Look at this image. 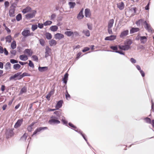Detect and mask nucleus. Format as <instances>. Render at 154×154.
Returning <instances> with one entry per match:
<instances>
[{
	"label": "nucleus",
	"mask_w": 154,
	"mask_h": 154,
	"mask_svg": "<svg viewBox=\"0 0 154 154\" xmlns=\"http://www.w3.org/2000/svg\"><path fill=\"white\" fill-rule=\"evenodd\" d=\"M23 79L22 72H18L11 76L9 78L10 81L13 80L14 81L20 80Z\"/></svg>",
	"instance_id": "nucleus-1"
},
{
	"label": "nucleus",
	"mask_w": 154,
	"mask_h": 154,
	"mask_svg": "<svg viewBox=\"0 0 154 154\" xmlns=\"http://www.w3.org/2000/svg\"><path fill=\"white\" fill-rule=\"evenodd\" d=\"M59 119L56 117L54 115H52L50 117V119L48 121V123L51 125L58 124L60 123Z\"/></svg>",
	"instance_id": "nucleus-2"
},
{
	"label": "nucleus",
	"mask_w": 154,
	"mask_h": 154,
	"mask_svg": "<svg viewBox=\"0 0 154 154\" xmlns=\"http://www.w3.org/2000/svg\"><path fill=\"white\" fill-rule=\"evenodd\" d=\"M132 41L131 39H127L124 41V44L127 50L131 49V45L132 44Z\"/></svg>",
	"instance_id": "nucleus-3"
},
{
	"label": "nucleus",
	"mask_w": 154,
	"mask_h": 154,
	"mask_svg": "<svg viewBox=\"0 0 154 154\" xmlns=\"http://www.w3.org/2000/svg\"><path fill=\"white\" fill-rule=\"evenodd\" d=\"M14 128H9L8 129H6L5 132V134L6 136V138H8L11 137L14 135V133L13 132Z\"/></svg>",
	"instance_id": "nucleus-4"
},
{
	"label": "nucleus",
	"mask_w": 154,
	"mask_h": 154,
	"mask_svg": "<svg viewBox=\"0 0 154 154\" xmlns=\"http://www.w3.org/2000/svg\"><path fill=\"white\" fill-rule=\"evenodd\" d=\"M143 24L144 25L145 28L149 32H152L153 29H152L150 24L147 23L146 20L144 21Z\"/></svg>",
	"instance_id": "nucleus-5"
},
{
	"label": "nucleus",
	"mask_w": 154,
	"mask_h": 154,
	"mask_svg": "<svg viewBox=\"0 0 154 154\" xmlns=\"http://www.w3.org/2000/svg\"><path fill=\"white\" fill-rule=\"evenodd\" d=\"M32 12H30L26 14L25 15L26 18L27 19H30L34 17L37 12V10H33Z\"/></svg>",
	"instance_id": "nucleus-6"
},
{
	"label": "nucleus",
	"mask_w": 154,
	"mask_h": 154,
	"mask_svg": "<svg viewBox=\"0 0 154 154\" xmlns=\"http://www.w3.org/2000/svg\"><path fill=\"white\" fill-rule=\"evenodd\" d=\"M129 32L128 29L124 30L121 32L119 37L122 39L124 38L125 37L129 34Z\"/></svg>",
	"instance_id": "nucleus-7"
},
{
	"label": "nucleus",
	"mask_w": 154,
	"mask_h": 154,
	"mask_svg": "<svg viewBox=\"0 0 154 154\" xmlns=\"http://www.w3.org/2000/svg\"><path fill=\"white\" fill-rule=\"evenodd\" d=\"M30 32V30L29 28L24 29L21 33L22 35L26 38L29 36V33Z\"/></svg>",
	"instance_id": "nucleus-8"
},
{
	"label": "nucleus",
	"mask_w": 154,
	"mask_h": 154,
	"mask_svg": "<svg viewBox=\"0 0 154 154\" xmlns=\"http://www.w3.org/2000/svg\"><path fill=\"white\" fill-rule=\"evenodd\" d=\"M62 111L61 109H58L55 111L54 112V114L55 115V116L56 117L60 119V117L62 116V114H63Z\"/></svg>",
	"instance_id": "nucleus-9"
},
{
	"label": "nucleus",
	"mask_w": 154,
	"mask_h": 154,
	"mask_svg": "<svg viewBox=\"0 0 154 154\" xmlns=\"http://www.w3.org/2000/svg\"><path fill=\"white\" fill-rule=\"evenodd\" d=\"M23 121V119H18L14 125V128H17L19 127L22 125Z\"/></svg>",
	"instance_id": "nucleus-10"
},
{
	"label": "nucleus",
	"mask_w": 154,
	"mask_h": 154,
	"mask_svg": "<svg viewBox=\"0 0 154 154\" xmlns=\"http://www.w3.org/2000/svg\"><path fill=\"white\" fill-rule=\"evenodd\" d=\"M55 90L54 88L52 89L48 93V94L46 96V98L48 101L50 100V97L54 93Z\"/></svg>",
	"instance_id": "nucleus-11"
},
{
	"label": "nucleus",
	"mask_w": 154,
	"mask_h": 154,
	"mask_svg": "<svg viewBox=\"0 0 154 154\" xmlns=\"http://www.w3.org/2000/svg\"><path fill=\"white\" fill-rule=\"evenodd\" d=\"M116 36L115 35H111L109 36H106L104 40L105 41H112L116 39Z\"/></svg>",
	"instance_id": "nucleus-12"
},
{
	"label": "nucleus",
	"mask_w": 154,
	"mask_h": 154,
	"mask_svg": "<svg viewBox=\"0 0 154 154\" xmlns=\"http://www.w3.org/2000/svg\"><path fill=\"white\" fill-rule=\"evenodd\" d=\"M63 103V101L62 100L58 101L55 106L56 109L58 110L60 108H61L62 106Z\"/></svg>",
	"instance_id": "nucleus-13"
},
{
	"label": "nucleus",
	"mask_w": 154,
	"mask_h": 154,
	"mask_svg": "<svg viewBox=\"0 0 154 154\" xmlns=\"http://www.w3.org/2000/svg\"><path fill=\"white\" fill-rule=\"evenodd\" d=\"M68 127L74 130L75 131H79V130L76 126L75 125L71 122H69L68 123Z\"/></svg>",
	"instance_id": "nucleus-14"
},
{
	"label": "nucleus",
	"mask_w": 154,
	"mask_h": 154,
	"mask_svg": "<svg viewBox=\"0 0 154 154\" xmlns=\"http://www.w3.org/2000/svg\"><path fill=\"white\" fill-rule=\"evenodd\" d=\"M54 38L56 39L60 40L63 38L64 37V35L63 34L61 33H57L54 35Z\"/></svg>",
	"instance_id": "nucleus-15"
},
{
	"label": "nucleus",
	"mask_w": 154,
	"mask_h": 154,
	"mask_svg": "<svg viewBox=\"0 0 154 154\" xmlns=\"http://www.w3.org/2000/svg\"><path fill=\"white\" fill-rule=\"evenodd\" d=\"M48 67L47 66L41 67L39 66L38 68V71L40 72H45L48 70Z\"/></svg>",
	"instance_id": "nucleus-16"
},
{
	"label": "nucleus",
	"mask_w": 154,
	"mask_h": 154,
	"mask_svg": "<svg viewBox=\"0 0 154 154\" xmlns=\"http://www.w3.org/2000/svg\"><path fill=\"white\" fill-rule=\"evenodd\" d=\"M147 40V36H141V38L140 40L141 44H145Z\"/></svg>",
	"instance_id": "nucleus-17"
},
{
	"label": "nucleus",
	"mask_w": 154,
	"mask_h": 154,
	"mask_svg": "<svg viewBox=\"0 0 154 154\" xmlns=\"http://www.w3.org/2000/svg\"><path fill=\"white\" fill-rule=\"evenodd\" d=\"M76 132L80 134L85 141L87 140V136L81 130H79V131H76Z\"/></svg>",
	"instance_id": "nucleus-18"
},
{
	"label": "nucleus",
	"mask_w": 154,
	"mask_h": 154,
	"mask_svg": "<svg viewBox=\"0 0 154 154\" xmlns=\"http://www.w3.org/2000/svg\"><path fill=\"white\" fill-rule=\"evenodd\" d=\"M83 11L84 10H80L78 14L77 18L78 19H82L84 17V15L83 14Z\"/></svg>",
	"instance_id": "nucleus-19"
},
{
	"label": "nucleus",
	"mask_w": 154,
	"mask_h": 154,
	"mask_svg": "<svg viewBox=\"0 0 154 154\" xmlns=\"http://www.w3.org/2000/svg\"><path fill=\"white\" fill-rule=\"evenodd\" d=\"M27 91V88L26 86H23L22 88L18 94L19 96H20L23 93H26Z\"/></svg>",
	"instance_id": "nucleus-20"
},
{
	"label": "nucleus",
	"mask_w": 154,
	"mask_h": 154,
	"mask_svg": "<svg viewBox=\"0 0 154 154\" xmlns=\"http://www.w3.org/2000/svg\"><path fill=\"white\" fill-rule=\"evenodd\" d=\"M110 48L113 50V51H112L111 50H108V51H110V52H116V51H118V47L117 45H116L114 46H110Z\"/></svg>",
	"instance_id": "nucleus-21"
},
{
	"label": "nucleus",
	"mask_w": 154,
	"mask_h": 154,
	"mask_svg": "<svg viewBox=\"0 0 154 154\" xmlns=\"http://www.w3.org/2000/svg\"><path fill=\"white\" fill-rule=\"evenodd\" d=\"M140 30V29L137 27H132L130 30V33L131 34H133L135 32L138 31Z\"/></svg>",
	"instance_id": "nucleus-22"
},
{
	"label": "nucleus",
	"mask_w": 154,
	"mask_h": 154,
	"mask_svg": "<svg viewBox=\"0 0 154 154\" xmlns=\"http://www.w3.org/2000/svg\"><path fill=\"white\" fill-rule=\"evenodd\" d=\"M24 53L27 54L29 56H31L33 53L31 49H26L24 51Z\"/></svg>",
	"instance_id": "nucleus-23"
},
{
	"label": "nucleus",
	"mask_w": 154,
	"mask_h": 154,
	"mask_svg": "<svg viewBox=\"0 0 154 154\" xmlns=\"http://www.w3.org/2000/svg\"><path fill=\"white\" fill-rule=\"evenodd\" d=\"M19 58L21 60L24 61H25L28 59L27 56L25 54L20 55L19 56Z\"/></svg>",
	"instance_id": "nucleus-24"
},
{
	"label": "nucleus",
	"mask_w": 154,
	"mask_h": 154,
	"mask_svg": "<svg viewBox=\"0 0 154 154\" xmlns=\"http://www.w3.org/2000/svg\"><path fill=\"white\" fill-rule=\"evenodd\" d=\"M49 41V44L51 46L55 45L57 44V42L55 40L53 39H51Z\"/></svg>",
	"instance_id": "nucleus-25"
},
{
	"label": "nucleus",
	"mask_w": 154,
	"mask_h": 154,
	"mask_svg": "<svg viewBox=\"0 0 154 154\" xmlns=\"http://www.w3.org/2000/svg\"><path fill=\"white\" fill-rule=\"evenodd\" d=\"M144 22V21L143 19H140L137 21L135 23L137 26H140V24L141 23H143Z\"/></svg>",
	"instance_id": "nucleus-26"
},
{
	"label": "nucleus",
	"mask_w": 154,
	"mask_h": 154,
	"mask_svg": "<svg viewBox=\"0 0 154 154\" xmlns=\"http://www.w3.org/2000/svg\"><path fill=\"white\" fill-rule=\"evenodd\" d=\"M58 28V27L57 26L54 25L51 26L50 28V29L51 31L54 32L57 31Z\"/></svg>",
	"instance_id": "nucleus-27"
},
{
	"label": "nucleus",
	"mask_w": 154,
	"mask_h": 154,
	"mask_svg": "<svg viewBox=\"0 0 154 154\" xmlns=\"http://www.w3.org/2000/svg\"><path fill=\"white\" fill-rule=\"evenodd\" d=\"M85 15L86 17H90L91 15L90 10H85Z\"/></svg>",
	"instance_id": "nucleus-28"
},
{
	"label": "nucleus",
	"mask_w": 154,
	"mask_h": 154,
	"mask_svg": "<svg viewBox=\"0 0 154 154\" xmlns=\"http://www.w3.org/2000/svg\"><path fill=\"white\" fill-rule=\"evenodd\" d=\"M40 129L39 127L37 128L33 132L32 135V137H33L34 135H36L37 134H38L39 133L41 132Z\"/></svg>",
	"instance_id": "nucleus-29"
},
{
	"label": "nucleus",
	"mask_w": 154,
	"mask_h": 154,
	"mask_svg": "<svg viewBox=\"0 0 154 154\" xmlns=\"http://www.w3.org/2000/svg\"><path fill=\"white\" fill-rule=\"evenodd\" d=\"M82 32L86 36L89 37L90 35V32L88 30H83Z\"/></svg>",
	"instance_id": "nucleus-30"
},
{
	"label": "nucleus",
	"mask_w": 154,
	"mask_h": 154,
	"mask_svg": "<svg viewBox=\"0 0 154 154\" xmlns=\"http://www.w3.org/2000/svg\"><path fill=\"white\" fill-rule=\"evenodd\" d=\"M64 34L68 37H70L72 35H73V32L72 31H66L64 32Z\"/></svg>",
	"instance_id": "nucleus-31"
},
{
	"label": "nucleus",
	"mask_w": 154,
	"mask_h": 154,
	"mask_svg": "<svg viewBox=\"0 0 154 154\" xmlns=\"http://www.w3.org/2000/svg\"><path fill=\"white\" fill-rule=\"evenodd\" d=\"M117 6L120 10L123 9L124 7V4L122 2H121L117 4Z\"/></svg>",
	"instance_id": "nucleus-32"
},
{
	"label": "nucleus",
	"mask_w": 154,
	"mask_h": 154,
	"mask_svg": "<svg viewBox=\"0 0 154 154\" xmlns=\"http://www.w3.org/2000/svg\"><path fill=\"white\" fill-rule=\"evenodd\" d=\"M114 20L113 19L110 20L108 23V27L112 28L114 23Z\"/></svg>",
	"instance_id": "nucleus-33"
},
{
	"label": "nucleus",
	"mask_w": 154,
	"mask_h": 154,
	"mask_svg": "<svg viewBox=\"0 0 154 154\" xmlns=\"http://www.w3.org/2000/svg\"><path fill=\"white\" fill-rule=\"evenodd\" d=\"M27 134L26 133H24L23 134L21 137L20 140L25 141L27 138Z\"/></svg>",
	"instance_id": "nucleus-34"
},
{
	"label": "nucleus",
	"mask_w": 154,
	"mask_h": 154,
	"mask_svg": "<svg viewBox=\"0 0 154 154\" xmlns=\"http://www.w3.org/2000/svg\"><path fill=\"white\" fill-rule=\"evenodd\" d=\"M20 67V65L17 63L14 64L13 66V69L15 70H17L19 69Z\"/></svg>",
	"instance_id": "nucleus-35"
},
{
	"label": "nucleus",
	"mask_w": 154,
	"mask_h": 154,
	"mask_svg": "<svg viewBox=\"0 0 154 154\" xmlns=\"http://www.w3.org/2000/svg\"><path fill=\"white\" fill-rule=\"evenodd\" d=\"M16 41L15 40L13 41L11 45V48L13 50L14 49L16 48Z\"/></svg>",
	"instance_id": "nucleus-36"
},
{
	"label": "nucleus",
	"mask_w": 154,
	"mask_h": 154,
	"mask_svg": "<svg viewBox=\"0 0 154 154\" xmlns=\"http://www.w3.org/2000/svg\"><path fill=\"white\" fill-rule=\"evenodd\" d=\"M5 69L6 70H7L8 69H10L11 68V65L10 62H8L5 65Z\"/></svg>",
	"instance_id": "nucleus-37"
},
{
	"label": "nucleus",
	"mask_w": 154,
	"mask_h": 154,
	"mask_svg": "<svg viewBox=\"0 0 154 154\" xmlns=\"http://www.w3.org/2000/svg\"><path fill=\"white\" fill-rule=\"evenodd\" d=\"M118 48L121 50L122 51H128L127 49L125 48V46H124V45H119L118 46Z\"/></svg>",
	"instance_id": "nucleus-38"
},
{
	"label": "nucleus",
	"mask_w": 154,
	"mask_h": 154,
	"mask_svg": "<svg viewBox=\"0 0 154 154\" xmlns=\"http://www.w3.org/2000/svg\"><path fill=\"white\" fill-rule=\"evenodd\" d=\"M45 35L46 38L48 40H50L52 38V35L49 32H46Z\"/></svg>",
	"instance_id": "nucleus-39"
},
{
	"label": "nucleus",
	"mask_w": 154,
	"mask_h": 154,
	"mask_svg": "<svg viewBox=\"0 0 154 154\" xmlns=\"http://www.w3.org/2000/svg\"><path fill=\"white\" fill-rule=\"evenodd\" d=\"M16 20L17 21H19L22 19V16L21 14L19 13L17 14L16 17Z\"/></svg>",
	"instance_id": "nucleus-40"
},
{
	"label": "nucleus",
	"mask_w": 154,
	"mask_h": 154,
	"mask_svg": "<svg viewBox=\"0 0 154 154\" xmlns=\"http://www.w3.org/2000/svg\"><path fill=\"white\" fill-rule=\"evenodd\" d=\"M5 39L6 42L9 43L11 42L12 38L11 35H9L5 37Z\"/></svg>",
	"instance_id": "nucleus-41"
},
{
	"label": "nucleus",
	"mask_w": 154,
	"mask_h": 154,
	"mask_svg": "<svg viewBox=\"0 0 154 154\" xmlns=\"http://www.w3.org/2000/svg\"><path fill=\"white\" fill-rule=\"evenodd\" d=\"M68 5L70 9L73 8H74L76 5V4L74 2H70L68 3Z\"/></svg>",
	"instance_id": "nucleus-42"
},
{
	"label": "nucleus",
	"mask_w": 154,
	"mask_h": 154,
	"mask_svg": "<svg viewBox=\"0 0 154 154\" xmlns=\"http://www.w3.org/2000/svg\"><path fill=\"white\" fill-rule=\"evenodd\" d=\"M146 123L149 124H151L152 123V120L151 119L148 117H146L144 119Z\"/></svg>",
	"instance_id": "nucleus-43"
},
{
	"label": "nucleus",
	"mask_w": 154,
	"mask_h": 154,
	"mask_svg": "<svg viewBox=\"0 0 154 154\" xmlns=\"http://www.w3.org/2000/svg\"><path fill=\"white\" fill-rule=\"evenodd\" d=\"M40 44L42 46H44L45 44V41L43 38L40 39L39 40Z\"/></svg>",
	"instance_id": "nucleus-44"
},
{
	"label": "nucleus",
	"mask_w": 154,
	"mask_h": 154,
	"mask_svg": "<svg viewBox=\"0 0 154 154\" xmlns=\"http://www.w3.org/2000/svg\"><path fill=\"white\" fill-rule=\"evenodd\" d=\"M61 121L63 125H64L67 127H68V123L67 120H66V119L64 120L63 119H61Z\"/></svg>",
	"instance_id": "nucleus-45"
},
{
	"label": "nucleus",
	"mask_w": 154,
	"mask_h": 154,
	"mask_svg": "<svg viewBox=\"0 0 154 154\" xmlns=\"http://www.w3.org/2000/svg\"><path fill=\"white\" fill-rule=\"evenodd\" d=\"M15 10H9V15L10 17H14L15 15L14 14L15 11Z\"/></svg>",
	"instance_id": "nucleus-46"
},
{
	"label": "nucleus",
	"mask_w": 154,
	"mask_h": 154,
	"mask_svg": "<svg viewBox=\"0 0 154 154\" xmlns=\"http://www.w3.org/2000/svg\"><path fill=\"white\" fill-rule=\"evenodd\" d=\"M52 23V22L51 21L48 20L44 23V25L45 26L50 25Z\"/></svg>",
	"instance_id": "nucleus-47"
},
{
	"label": "nucleus",
	"mask_w": 154,
	"mask_h": 154,
	"mask_svg": "<svg viewBox=\"0 0 154 154\" xmlns=\"http://www.w3.org/2000/svg\"><path fill=\"white\" fill-rule=\"evenodd\" d=\"M32 59L34 61L38 62V56L35 55H32Z\"/></svg>",
	"instance_id": "nucleus-48"
},
{
	"label": "nucleus",
	"mask_w": 154,
	"mask_h": 154,
	"mask_svg": "<svg viewBox=\"0 0 154 154\" xmlns=\"http://www.w3.org/2000/svg\"><path fill=\"white\" fill-rule=\"evenodd\" d=\"M28 65L30 67L33 68L34 67V65L33 62L31 60H29Z\"/></svg>",
	"instance_id": "nucleus-49"
},
{
	"label": "nucleus",
	"mask_w": 154,
	"mask_h": 154,
	"mask_svg": "<svg viewBox=\"0 0 154 154\" xmlns=\"http://www.w3.org/2000/svg\"><path fill=\"white\" fill-rule=\"evenodd\" d=\"M116 53H118L119 54L123 55L125 56L127 58L128 57L127 56H125V52L121 50L120 51H116Z\"/></svg>",
	"instance_id": "nucleus-50"
},
{
	"label": "nucleus",
	"mask_w": 154,
	"mask_h": 154,
	"mask_svg": "<svg viewBox=\"0 0 154 154\" xmlns=\"http://www.w3.org/2000/svg\"><path fill=\"white\" fill-rule=\"evenodd\" d=\"M65 96L66 99L67 100H68V98L70 99L71 98V96L70 94L68 93L67 90L66 91Z\"/></svg>",
	"instance_id": "nucleus-51"
},
{
	"label": "nucleus",
	"mask_w": 154,
	"mask_h": 154,
	"mask_svg": "<svg viewBox=\"0 0 154 154\" xmlns=\"http://www.w3.org/2000/svg\"><path fill=\"white\" fill-rule=\"evenodd\" d=\"M51 49L48 46H47L45 48V52L47 53H50L51 52Z\"/></svg>",
	"instance_id": "nucleus-52"
},
{
	"label": "nucleus",
	"mask_w": 154,
	"mask_h": 154,
	"mask_svg": "<svg viewBox=\"0 0 154 154\" xmlns=\"http://www.w3.org/2000/svg\"><path fill=\"white\" fill-rule=\"evenodd\" d=\"M38 28L37 25L36 24H33L32 26L31 29L33 31H34Z\"/></svg>",
	"instance_id": "nucleus-53"
},
{
	"label": "nucleus",
	"mask_w": 154,
	"mask_h": 154,
	"mask_svg": "<svg viewBox=\"0 0 154 154\" xmlns=\"http://www.w3.org/2000/svg\"><path fill=\"white\" fill-rule=\"evenodd\" d=\"M17 6V3L14 2L11 5V10H12L13 9L14 10L16 7Z\"/></svg>",
	"instance_id": "nucleus-54"
},
{
	"label": "nucleus",
	"mask_w": 154,
	"mask_h": 154,
	"mask_svg": "<svg viewBox=\"0 0 154 154\" xmlns=\"http://www.w3.org/2000/svg\"><path fill=\"white\" fill-rule=\"evenodd\" d=\"M10 62L12 64H14L15 63H17L18 61L17 60H16L14 59H11L10 60Z\"/></svg>",
	"instance_id": "nucleus-55"
},
{
	"label": "nucleus",
	"mask_w": 154,
	"mask_h": 154,
	"mask_svg": "<svg viewBox=\"0 0 154 154\" xmlns=\"http://www.w3.org/2000/svg\"><path fill=\"white\" fill-rule=\"evenodd\" d=\"M23 78L25 76H30L31 75L30 74H29L26 72H23L22 73Z\"/></svg>",
	"instance_id": "nucleus-56"
},
{
	"label": "nucleus",
	"mask_w": 154,
	"mask_h": 154,
	"mask_svg": "<svg viewBox=\"0 0 154 154\" xmlns=\"http://www.w3.org/2000/svg\"><path fill=\"white\" fill-rule=\"evenodd\" d=\"M90 49V48L88 47H85L82 50L83 52H85L89 51Z\"/></svg>",
	"instance_id": "nucleus-57"
},
{
	"label": "nucleus",
	"mask_w": 154,
	"mask_h": 154,
	"mask_svg": "<svg viewBox=\"0 0 154 154\" xmlns=\"http://www.w3.org/2000/svg\"><path fill=\"white\" fill-rule=\"evenodd\" d=\"M82 54V53L80 51L76 55V60H78L81 57V54Z\"/></svg>",
	"instance_id": "nucleus-58"
},
{
	"label": "nucleus",
	"mask_w": 154,
	"mask_h": 154,
	"mask_svg": "<svg viewBox=\"0 0 154 154\" xmlns=\"http://www.w3.org/2000/svg\"><path fill=\"white\" fill-rule=\"evenodd\" d=\"M137 49L144 50L145 49V47H144V46L142 45H140L139 46L137 47Z\"/></svg>",
	"instance_id": "nucleus-59"
},
{
	"label": "nucleus",
	"mask_w": 154,
	"mask_h": 154,
	"mask_svg": "<svg viewBox=\"0 0 154 154\" xmlns=\"http://www.w3.org/2000/svg\"><path fill=\"white\" fill-rule=\"evenodd\" d=\"M44 25V23L43 24L42 23H38V25H37L38 27L40 29H42L43 28Z\"/></svg>",
	"instance_id": "nucleus-60"
},
{
	"label": "nucleus",
	"mask_w": 154,
	"mask_h": 154,
	"mask_svg": "<svg viewBox=\"0 0 154 154\" xmlns=\"http://www.w3.org/2000/svg\"><path fill=\"white\" fill-rule=\"evenodd\" d=\"M130 62L133 64L135 63L136 62V60L133 58H131L130 59Z\"/></svg>",
	"instance_id": "nucleus-61"
},
{
	"label": "nucleus",
	"mask_w": 154,
	"mask_h": 154,
	"mask_svg": "<svg viewBox=\"0 0 154 154\" xmlns=\"http://www.w3.org/2000/svg\"><path fill=\"white\" fill-rule=\"evenodd\" d=\"M111 28L108 27L107 31L108 33L109 34H112L113 33Z\"/></svg>",
	"instance_id": "nucleus-62"
},
{
	"label": "nucleus",
	"mask_w": 154,
	"mask_h": 154,
	"mask_svg": "<svg viewBox=\"0 0 154 154\" xmlns=\"http://www.w3.org/2000/svg\"><path fill=\"white\" fill-rule=\"evenodd\" d=\"M68 79L63 78L62 79V81H63V83L65 84H66L67 82Z\"/></svg>",
	"instance_id": "nucleus-63"
},
{
	"label": "nucleus",
	"mask_w": 154,
	"mask_h": 154,
	"mask_svg": "<svg viewBox=\"0 0 154 154\" xmlns=\"http://www.w3.org/2000/svg\"><path fill=\"white\" fill-rule=\"evenodd\" d=\"M151 110L153 112H154V103L152 100H151Z\"/></svg>",
	"instance_id": "nucleus-64"
}]
</instances>
